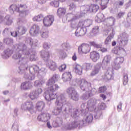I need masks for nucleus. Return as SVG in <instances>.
<instances>
[{"instance_id":"nucleus-1","label":"nucleus","mask_w":131,"mask_h":131,"mask_svg":"<svg viewBox=\"0 0 131 131\" xmlns=\"http://www.w3.org/2000/svg\"><path fill=\"white\" fill-rule=\"evenodd\" d=\"M53 92L47 91L44 94V97L47 101H52L55 99H57L55 102L56 107L53 111V113L55 115L60 114L62 111V108L64 105L65 100L61 96H58L56 94H53Z\"/></svg>"},{"instance_id":"nucleus-2","label":"nucleus","mask_w":131,"mask_h":131,"mask_svg":"<svg viewBox=\"0 0 131 131\" xmlns=\"http://www.w3.org/2000/svg\"><path fill=\"white\" fill-rule=\"evenodd\" d=\"M69 112H71V117L76 120L67 125V129H73V128H76L77 127L79 128H81L83 126H80L79 124L81 121L79 120V115L80 114L79 111L76 108H70Z\"/></svg>"},{"instance_id":"nucleus-3","label":"nucleus","mask_w":131,"mask_h":131,"mask_svg":"<svg viewBox=\"0 0 131 131\" xmlns=\"http://www.w3.org/2000/svg\"><path fill=\"white\" fill-rule=\"evenodd\" d=\"M56 81H58V79L56 76H54L49 80L47 85L49 86L48 89L49 90V92H56V91H58V90L60 89V87L58 85V84H54Z\"/></svg>"},{"instance_id":"nucleus-4","label":"nucleus","mask_w":131,"mask_h":131,"mask_svg":"<svg viewBox=\"0 0 131 131\" xmlns=\"http://www.w3.org/2000/svg\"><path fill=\"white\" fill-rule=\"evenodd\" d=\"M128 41V35L125 33H123L118 37L117 44L121 48H124L126 45H127V42Z\"/></svg>"},{"instance_id":"nucleus-5","label":"nucleus","mask_w":131,"mask_h":131,"mask_svg":"<svg viewBox=\"0 0 131 131\" xmlns=\"http://www.w3.org/2000/svg\"><path fill=\"white\" fill-rule=\"evenodd\" d=\"M67 81H70V84L71 85H74V86L76 85H80V83L82 82V79H74L72 81V75L70 72H67Z\"/></svg>"},{"instance_id":"nucleus-6","label":"nucleus","mask_w":131,"mask_h":131,"mask_svg":"<svg viewBox=\"0 0 131 131\" xmlns=\"http://www.w3.org/2000/svg\"><path fill=\"white\" fill-rule=\"evenodd\" d=\"M124 58L122 57H116L113 62L112 63V66L113 69L118 70L121 68V64L123 63Z\"/></svg>"},{"instance_id":"nucleus-7","label":"nucleus","mask_w":131,"mask_h":131,"mask_svg":"<svg viewBox=\"0 0 131 131\" xmlns=\"http://www.w3.org/2000/svg\"><path fill=\"white\" fill-rule=\"evenodd\" d=\"M54 21H55V18L52 15H48L43 18V25L45 27H50V26H52L53 25V23H54Z\"/></svg>"},{"instance_id":"nucleus-8","label":"nucleus","mask_w":131,"mask_h":131,"mask_svg":"<svg viewBox=\"0 0 131 131\" xmlns=\"http://www.w3.org/2000/svg\"><path fill=\"white\" fill-rule=\"evenodd\" d=\"M91 51V47L90 45L86 43H82L81 46H79L78 52L79 54H88Z\"/></svg>"},{"instance_id":"nucleus-9","label":"nucleus","mask_w":131,"mask_h":131,"mask_svg":"<svg viewBox=\"0 0 131 131\" xmlns=\"http://www.w3.org/2000/svg\"><path fill=\"white\" fill-rule=\"evenodd\" d=\"M67 93L69 94L70 98L73 101H77L78 100V94L73 88H70L67 90Z\"/></svg>"},{"instance_id":"nucleus-10","label":"nucleus","mask_w":131,"mask_h":131,"mask_svg":"<svg viewBox=\"0 0 131 131\" xmlns=\"http://www.w3.org/2000/svg\"><path fill=\"white\" fill-rule=\"evenodd\" d=\"M107 33L110 32L109 36L105 39L104 41V45L105 46H109L111 45V40L113 37H114V35L115 34V31H114V29L111 28V30L110 31H106Z\"/></svg>"},{"instance_id":"nucleus-11","label":"nucleus","mask_w":131,"mask_h":131,"mask_svg":"<svg viewBox=\"0 0 131 131\" xmlns=\"http://www.w3.org/2000/svg\"><path fill=\"white\" fill-rule=\"evenodd\" d=\"M94 117H93V114H89L86 115L85 119L81 120L79 125L80 126H85L86 123H91L93 121Z\"/></svg>"},{"instance_id":"nucleus-12","label":"nucleus","mask_w":131,"mask_h":131,"mask_svg":"<svg viewBox=\"0 0 131 131\" xmlns=\"http://www.w3.org/2000/svg\"><path fill=\"white\" fill-rule=\"evenodd\" d=\"M96 104H97V100L94 98H92L88 101L87 105L89 111L96 110Z\"/></svg>"},{"instance_id":"nucleus-13","label":"nucleus","mask_w":131,"mask_h":131,"mask_svg":"<svg viewBox=\"0 0 131 131\" xmlns=\"http://www.w3.org/2000/svg\"><path fill=\"white\" fill-rule=\"evenodd\" d=\"M88 28L85 27L78 28L75 33V36L79 37V36H83L86 33Z\"/></svg>"},{"instance_id":"nucleus-14","label":"nucleus","mask_w":131,"mask_h":131,"mask_svg":"<svg viewBox=\"0 0 131 131\" xmlns=\"http://www.w3.org/2000/svg\"><path fill=\"white\" fill-rule=\"evenodd\" d=\"M91 85V82H88L85 79H82V82L80 84L79 86H80L82 91H88V89H90Z\"/></svg>"},{"instance_id":"nucleus-15","label":"nucleus","mask_w":131,"mask_h":131,"mask_svg":"<svg viewBox=\"0 0 131 131\" xmlns=\"http://www.w3.org/2000/svg\"><path fill=\"white\" fill-rule=\"evenodd\" d=\"M50 118H51V117H50L49 114L43 113L38 116L37 120L42 122H46V121H48Z\"/></svg>"},{"instance_id":"nucleus-16","label":"nucleus","mask_w":131,"mask_h":131,"mask_svg":"<svg viewBox=\"0 0 131 131\" xmlns=\"http://www.w3.org/2000/svg\"><path fill=\"white\" fill-rule=\"evenodd\" d=\"M101 67H102V65L100 63H97L94 66V69L90 74V76H95V75L98 74L101 71Z\"/></svg>"},{"instance_id":"nucleus-17","label":"nucleus","mask_w":131,"mask_h":131,"mask_svg":"<svg viewBox=\"0 0 131 131\" xmlns=\"http://www.w3.org/2000/svg\"><path fill=\"white\" fill-rule=\"evenodd\" d=\"M41 93H42L41 89H38L37 90L32 92L29 95V97L31 100H34V99H36V97L38 96L39 95H40Z\"/></svg>"},{"instance_id":"nucleus-18","label":"nucleus","mask_w":131,"mask_h":131,"mask_svg":"<svg viewBox=\"0 0 131 131\" xmlns=\"http://www.w3.org/2000/svg\"><path fill=\"white\" fill-rule=\"evenodd\" d=\"M30 33L32 35H36L39 33V26L37 25H34L31 28Z\"/></svg>"},{"instance_id":"nucleus-19","label":"nucleus","mask_w":131,"mask_h":131,"mask_svg":"<svg viewBox=\"0 0 131 131\" xmlns=\"http://www.w3.org/2000/svg\"><path fill=\"white\" fill-rule=\"evenodd\" d=\"M106 20V26L107 27H111L110 30H111V28H112V26H113L115 23V18L113 16H110L107 17L105 19Z\"/></svg>"},{"instance_id":"nucleus-20","label":"nucleus","mask_w":131,"mask_h":131,"mask_svg":"<svg viewBox=\"0 0 131 131\" xmlns=\"http://www.w3.org/2000/svg\"><path fill=\"white\" fill-rule=\"evenodd\" d=\"M90 58L93 62H97L100 59V54L96 51H93L90 53Z\"/></svg>"},{"instance_id":"nucleus-21","label":"nucleus","mask_w":131,"mask_h":131,"mask_svg":"<svg viewBox=\"0 0 131 131\" xmlns=\"http://www.w3.org/2000/svg\"><path fill=\"white\" fill-rule=\"evenodd\" d=\"M96 93H97V91H96L95 89H93L92 90H91V93H89L88 94H83L81 97V99H82V100H88V99H89V97H91L94 95H95V94H96Z\"/></svg>"},{"instance_id":"nucleus-22","label":"nucleus","mask_w":131,"mask_h":131,"mask_svg":"<svg viewBox=\"0 0 131 131\" xmlns=\"http://www.w3.org/2000/svg\"><path fill=\"white\" fill-rule=\"evenodd\" d=\"M105 19L104 14L102 13H99L95 17V21L97 22V23H101V22L105 21Z\"/></svg>"},{"instance_id":"nucleus-23","label":"nucleus","mask_w":131,"mask_h":131,"mask_svg":"<svg viewBox=\"0 0 131 131\" xmlns=\"http://www.w3.org/2000/svg\"><path fill=\"white\" fill-rule=\"evenodd\" d=\"M112 75H113V69L109 68L105 73V79H108V80H110L112 78Z\"/></svg>"},{"instance_id":"nucleus-24","label":"nucleus","mask_w":131,"mask_h":131,"mask_svg":"<svg viewBox=\"0 0 131 131\" xmlns=\"http://www.w3.org/2000/svg\"><path fill=\"white\" fill-rule=\"evenodd\" d=\"M40 56L41 58L45 61H48L50 59V53L49 52L41 51Z\"/></svg>"},{"instance_id":"nucleus-25","label":"nucleus","mask_w":131,"mask_h":131,"mask_svg":"<svg viewBox=\"0 0 131 131\" xmlns=\"http://www.w3.org/2000/svg\"><path fill=\"white\" fill-rule=\"evenodd\" d=\"M82 14H86V13H91V9L89 5H85L81 7Z\"/></svg>"},{"instance_id":"nucleus-26","label":"nucleus","mask_w":131,"mask_h":131,"mask_svg":"<svg viewBox=\"0 0 131 131\" xmlns=\"http://www.w3.org/2000/svg\"><path fill=\"white\" fill-rule=\"evenodd\" d=\"M43 108H45V102L40 101L37 103L36 106V110L38 111H42Z\"/></svg>"},{"instance_id":"nucleus-27","label":"nucleus","mask_w":131,"mask_h":131,"mask_svg":"<svg viewBox=\"0 0 131 131\" xmlns=\"http://www.w3.org/2000/svg\"><path fill=\"white\" fill-rule=\"evenodd\" d=\"M90 13H97L99 10V6L96 4H92L90 6Z\"/></svg>"},{"instance_id":"nucleus-28","label":"nucleus","mask_w":131,"mask_h":131,"mask_svg":"<svg viewBox=\"0 0 131 131\" xmlns=\"http://www.w3.org/2000/svg\"><path fill=\"white\" fill-rule=\"evenodd\" d=\"M124 48L120 47V46H118V47L112 51V52L116 55H119L121 52H124Z\"/></svg>"},{"instance_id":"nucleus-29","label":"nucleus","mask_w":131,"mask_h":131,"mask_svg":"<svg viewBox=\"0 0 131 131\" xmlns=\"http://www.w3.org/2000/svg\"><path fill=\"white\" fill-rule=\"evenodd\" d=\"M32 86V85L29 82H24L21 85V88L23 90H29Z\"/></svg>"},{"instance_id":"nucleus-30","label":"nucleus","mask_w":131,"mask_h":131,"mask_svg":"<svg viewBox=\"0 0 131 131\" xmlns=\"http://www.w3.org/2000/svg\"><path fill=\"white\" fill-rule=\"evenodd\" d=\"M66 13V9L64 8H59L57 10V15L59 17H62V16H64Z\"/></svg>"},{"instance_id":"nucleus-31","label":"nucleus","mask_w":131,"mask_h":131,"mask_svg":"<svg viewBox=\"0 0 131 131\" xmlns=\"http://www.w3.org/2000/svg\"><path fill=\"white\" fill-rule=\"evenodd\" d=\"M43 15L42 14H38L37 15H35L33 17V21L39 22L41 21V20H43Z\"/></svg>"},{"instance_id":"nucleus-32","label":"nucleus","mask_w":131,"mask_h":131,"mask_svg":"<svg viewBox=\"0 0 131 131\" xmlns=\"http://www.w3.org/2000/svg\"><path fill=\"white\" fill-rule=\"evenodd\" d=\"M75 70L76 73L79 75H81V73H82V67L79 64H77L76 66Z\"/></svg>"},{"instance_id":"nucleus-33","label":"nucleus","mask_w":131,"mask_h":131,"mask_svg":"<svg viewBox=\"0 0 131 131\" xmlns=\"http://www.w3.org/2000/svg\"><path fill=\"white\" fill-rule=\"evenodd\" d=\"M109 3V0H101V9L102 10H105L107 8V4Z\"/></svg>"},{"instance_id":"nucleus-34","label":"nucleus","mask_w":131,"mask_h":131,"mask_svg":"<svg viewBox=\"0 0 131 131\" xmlns=\"http://www.w3.org/2000/svg\"><path fill=\"white\" fill-rule=\"evenodd\" d=\"M18 33H20L21 35H23V34H25L26 32V28H25V27H19L18 28Z\"/></svg>"},{"instance_id":"nucleus-35","label":"nucleus","mask_w":131,"mask_h":131,"mask_svg":"<svg viewBox=\"0 0 131 131\" xmlns=\"http://www.w3.org/2000/svg\"><path fill=\"white\" fill-rule=\"evenodd\" d=\"M90 44L91 45V46H93V47H94V48H96V49H101V48L102 47V44H98L95 41L90 42Z\"/></svg>"},{"instance_id":"nucleus-36","label":"nucleus","mask_w":131,"mask_h":131,"mask_svg":"<svg viewBox=\"0 0 131 131\" xmlns=\"http://www.w3.org/2000/svg\"><path fill=\"white\" fill-rule=\"evenodd\" d=\"M115 5L116 6V8H120V7H122V6L124 5V1H118L115 3Z\"/></svg>"},{"instance_id":"nucleus-37","label":"nucleus","mask_w":131,"mask_h":131,"mask_svg":"<svg viewBox=\"0 0 131 131\" xmlns=\"http://www.w3.org/2000/svg\"><path fill=\"white\" fill-rule=\"evenodd\" d=\"M85 21V27L87 28L88 27H90L91 25H93V20L91 19H86L84 20Z\"/></svg>"},{"instance_id":"nucleus-38","label":"nucleus","mask_w":131,"mask_h":131,"mask_svg":"<svg viewBox=\"0 0 131 131\" xmlns=\"http://www.w3.org/2000/svg\"><path fill=\"white\" fill-rule=\"evenodd\" d=\"M62 123V121L60 120H56L53 122V126L54 127H58V126H60V124Z\"/></svg>"},{"instance_id":"nucleus-39","label":"nucleus","mask_w":131,"mask_h":131,"mask_svg":"<svg viewBox=\"0 0 131 131\" xmlns=\"http://www.w3.org/2000/svg\"><path fill=\"white\" fill-rule=\"evenodd\" d=\"M128 82V77L126 74H124L123 79V84L124 85H126Z\"/></svg>"},{"instance_id":"nucleus-40","label":"nucleus","mask_w":131,"mask_h":131,"mask_svg":"<svg viewBox=\"0 0 131 131\" xmlns=\"http://www.w3.org/2000/svg\"><path fill=\"white\" fill-rule=\"evenodd\" d=\"M91 32L94 35L98 34V33H99V26H97L94 27L92 29Z\"/></svg>"},{"instance_id":"nucleus-41","label":"nucleus","mask_w":131,"mask_h":131,"mask_svg":"<svg viewBox=\"0 0 131 131\" xmlns=\"http://www.w3.org/2000/svg\"><path fill=\"white\" fill-rule=\"evenodd\" d=\"M49 68L51 70H55L57 68V64L54 61H52L49 65Z\"/></svg>"},{"instance_id":"nucleus-42","label":"nucleus","mask_w":131,"mask_h":131,"mask_svg":"<svg viewBox=\"0 0 131 131\" xmlns=\"http://www.w3.org/2000/svg\"><path fill=\"white\" fill-rule=\"evenodd\" d=\"M41 36L43 38H47L49 36V32L46 30L43 31L41 32Z\"/></svg>"},{"instance_id":"nucleus-43","label":"nucleus","mask_w":131,"mask_h":131,"mask_svg":"<svg viewBox=\"0 0 131 131\" xmlns=\"http://www.w3.org/2000/svg\"><path fill=\"white\" fill-rule=\"evenodd\" d=\"M111 59V57L110 56V55H106L104 57L103 61V62H106V64H108V63H110Z\"/></svg>"},{"instance_id":"nucleus-44","label":"nucleus","mask_w":131,"mask_h":131,"mask_svg":"<svg viewBox=\"0 0 131 131\" xmlns=\"http://www.w3.org/2000/svg\"><path fill=\"white\" fill-rule=\"evenodd\" d=\"M78 28H82L85 27V21L83 20H81L78 24Z\"/></svg>"},{"instance_id":"nucleus-45","label":"nucleus","mask_w":131,"mask_h":131,"mask_svg":"<svg viewBox=\"0 0 131 131\" xmlns=\"http://www.w3.org/2000/svg\"><path fill=\"white\" fill-rule=\"evenodd\" d=\"M10 9L12 10V11H16L17 12H19V8L17 7L16 5H12L10 6Z\"/></svg>"},{"instance_id":"nucleus-46","label":"nucleus","mask_w":131,"mask_h":131,"mask_svg":"<svg viewBox=\"0 0 131 131\" xmlns=\"http://www.w3.org/2000/svg\"><path fill=\"white\" fill-rule=\"evenodd\" d=\"M32 68L33 69L34 73H38L39 68L37 66H33Z\"/></svg>"},{"instance_id":"nucleus-47","label":"nucleus","mask_w":131,"mask_h":131,"mask_svg":"<svg viewBox=\"0 0 131 131\" xmlns=\"http://www.w3.org/2000/svg\"><path fill=\"white\" fill-rule=\"evenodd\" d=\"M13 41V40L9 38H6L4 40V42H5V43H7V45H10Z\"/></svg>"},{"instance_id":"nucleus-48","label":"nucleus","mask_w":131,"mask_h":131,"mask_svg":"<svg viewBox=\"0 0 131 131\" xmlns=\"http://www.w3.org/2000/svg\"><path fill=\"white\" fill-rule=\"evenodd\" d=\"M101 115H102V112L99 111L97 113L96 115L94 116V118H95V119H99L101 117Z\"/></svg>"},{"instance_id":"nucleus-49","label":"nucleus","mask_w":131,"mask_h":131,"mask_svg":"<svg viewBox=\"0 0 131 131\" xmlns=\"http://www.w3.org/2000/svg\"><path fill=\"white\" fill-rule=\"evenodd\" d=\"M86 67V70L88 71V70H91L92 68H93V65H92L91 63H86L85 65Z\"/></svg>"},{"instance_id":"nucleus-50","label":"nucleus","mask_w":131,"mask_h":131,"mask_svg":"<svg viewBox=\"0 0 131 131\" xmlns=\"http://www.w3.org/2000/svg\"><path fill=\"white\" fill-rule=\"evenodd\" d=\"M106 90H107V88H106L105 86L100 87L99 88V93H105Z\"/></svg>"},{"instance_id":"nucleus-51","label":"nucleus","mask_w":131,"mask_h":131,"mask_svg":"<svg viewBox=\"0 0 131 131\" xmlns=\"http://www.w3.org/2000/svg\"><path fill=\"white\" fill-rule=\"evenodd\" d=\"M125 14V12L120 11V12L118 13L117 17H118V18H122V17H123V16H124Z\"/></svg>"},{"instance_id":"nucleus-52","label":"nucleus","mask_w":131,"mask_h":131,"mask_svg":"<svg viewBox=\"0 0 131 131\" xmlns=\"http://www.w3.org/2000/svg\"><path fill=\"white\" fill-rule=\"evenodd\" d=\"M51 4H52V6H53V7H55V8H57V7H59V2H58L57 1H53L51 3Z\"/></svg>"},{"instance_id":"nucleus-53","label":"nucleus","mask_w":131,"mask_h":131,"mask_svg":"<svg viewBox=\"0 0 131 131\" xmlns=\"http://www.w3.org/2000/svg\"><path fill=\"white\" fill-rule=\"evenodd\" d=\"M65 69H66V64H62L59 68V71L61 72L64 71Z\"/></svg>"},{"instance_id":"nucleus-54","label":"nucleus","mask_w":131,"mask_h":131,"mask_svg":"<svg viewBox=\"0 0 131 131\" xmlns=\"http://www.w3.org/2000/svg\"><path fill=\"white\" fill-rule=\"evenodd\" d=\"M27 109L29 111H31V110H33V104H32V103L29 104V106L27 107Z\"/></svg>"},{"instance_id":"nucleus-55","label":"nucleus","mask_w":131,"mask_h":131,"mask_svg":"<svg viewBox=\"0 0 131 131\" xmlns=\"http://www.w3.org/2000/svg\"><path fill=\"white\" fill-rule=\"evenodd\" d=\"M100 51L102 53H107L108 52L107 48L104 47L100 48Z\"/></svg>"},{"instance_id":"nucleus-56","label":"nucleus","mask_w":131,"mask_h":131,"mask_svg":"<svg viewBox=\"0 0 131 131\" xmlns=\"http://www.w3.org/2000/svg\"><path fill=\"white\" fill-rule=\"evenodd\" d=\"M12 23H13V20H12V19L8 18V19H7L6 23V25H11Z\"/></svg>"},{"instance_id":"nucleus-57","label":"nucleus","mask_w":131,"mask_h":131,"mask_svg":"<svg viewBox=\"0 0 131 131\" xmlns=\"http://www.w3.org/2000/svg\"><path fill=\"white\" fill-rule=\"evenodd\" d=\"M99 108L101 110H104L105 108H106V104L104 103H101L99 106Z\"/></svg>"},{"instance_id":"nucleus-58","label":"nucleus","mask_w":131,"mask_h":131,"mask_svg":"<svg viewBox=\"0 0 131 131\" xmlns=\"http://www.w3.org/2000/svg\"><path fill=\"white\" fill-rule=\"evenodd\" d=\"M125 9H128L131 6V0H129V2L125 4Z\"/></svg>"},{"instance_id":"nucleus-59","label":"nucleus","mask_w":131,"mask_h":131,"mask_svg":"<svg viewBox=\"0 0 131 131\" xmlns=\"http://www.w3.org/2000/svg\"><path fill=\"white\" fill-rule=\"evenodd\" d=\"M11 35L13 36V37H16L17 35H18V33H17V31L11 32Z\"/></svg>"},{"instance_id":"nucleus-60","label":"nucleus","mask_w":131,"mask_h":131,"mask_svg":"<svg viewBox=\"0 0 131 131\" xmlns=\"http://www.w3.org/2000/svg\"><path fill=\"white\" fill-rule=\"evenodd\" d=\"M18 8H19V11H20V9H25L27 8V6H26V5L20 4L18 7Z\"/></svg>"},{"instance_id":"nucleus-61","label":"nucleus","mask_w":131,"mask_h":131,"mask_svg":"<svg viewBox=\"0 0 131 131\" xmlns=\"http://www.w3.org/2000/svg\"><path fill=\"white\" fill-rule=\"evenodd\" d=\"M122 106V103L119 102V105L117 106L118 111H121Z\"/></svg>"},{"instance_id":"nucleus-62","label":"nucleus","mask_w":131,"mask_h":131,"mask_svg":"<svg viewBox=\"0 0 131 131\" xmlns=\"http://www.w3.org/2000/svg\"><path fill=\"white\" fill-rule=\"evenodd\" d=\"M35 57V55L34 54L31 55L30 58V61H35V57Z\"/></svg>"},{"instance_id":"nucleus-63","label":"nucleus","mask_w":131,"mask_h":131,"mask_svg":"<svg viewBox=\"0 0 131 131\" xmlns=\"http://www.w3.org/2000/svg\"><path fill=\"white\" fill-rule=\"evenodd\" d=\"M70 10H72V9L75 8V5L74 4L72 3L70 6Z\"/></svg>"},{"instance_id":"nucleus-64","label":"nucleus","mask_w":131,"mask_h":131,"mask_svg":"<svg viewBox=\"0 0 131 131\" xmlns=\"http://www.w3.org/2000/svg\"><path fill=\"white\" fill-rule=\"evenodd\" d=\"M47 2V0H38V2L39 4H46V2Z\"/></svg>"}]
</instances>
